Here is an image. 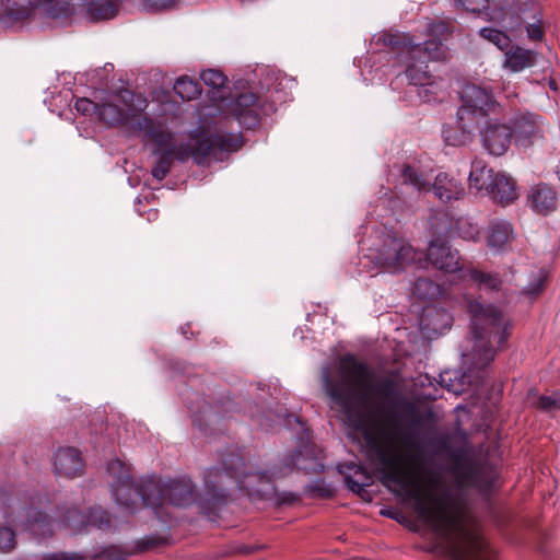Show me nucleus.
Instances as JSON below:
<instances>
[{"label":"nucleus","mask_w":560,"mask_h":560,"mask_svg":"<svg viewBox=\"0 0 560 560\" xmlns=\"http://www.w3.org/2000/svg\"><path fill=\"white\" fill-rule=\"evenodd\" d=\"M546 278V275L544 271H540L538 277H537V283L535 284H529L526 289L527 293L528 294H536L538 293L541 288H542V283H544V280Z\"/></svg>","instance_id":"obj_42"},{"label":"nucleus","mask_w":560,"mask_h":560,"mask_svg":"<svg viewBox=\"0 0 560 560\" xmlns=\"http://www.w3.org/2000/svg\"><path fill=\"white\" fill-rule=\"evenodd\" d=\"M446 58V50L441 44L431 40L421 43H408L402 55L406 66V77L409 82L419 88L418 94L424 102L435 98L439 83L428 70L429 61H441Z\"/></svg>","instance_id":"obj_6"},{"label":"nucleus","mask_w":560,"mask_h":560,"mask_svg":"<svg viewBox=\"0 0 560 560\" xmlns=\"http://www.w3.org/2000/svg\"><path fill=\"white\" fill-rule=\"evenodd\" d=\"M30 529L36 536H44L47 532L51 530V523L43 514L30 520Z\"/></svg>","instance_id":"obj_34"},{"label":"nucleus","mask_w":560,"mask_h":560,"mask_svg":"<svg viewBox=\"0 0 560 560\" xmlns=\"http://www.w3.org/2000/svg\"><path fill=\"white\" fill-rule=\"evenodd\" d=\"M82 0H3L0 14L8 24L38 16L43 19H68L77 15Z\"/></svg>","instance_id":"obj_7"},{"label":"nucleus","mask_w":560,"mask_h":560,"mask_svg":"<svg viewBox=\"0 0 560 560\" xmlns=\"http://www.w3.org/2000/svg\"><path fill=\"white\" fill-rule=\"evenodd\" d=\"M527 37L533 40H540L544 37V31L541 27V19H536L535 22L530 23L526 27Z\"/></svg>","instance_id":"obj_40"},{"label":"nucleus","mask_w":560,"mask_h":560,"mask_svg":"<svg viewBox=\"0 0 560 560\" xmlns=\"http://www.w3.org/2000/svg\"><path fill=\"white\" fill-rule=\"evenodd\" d=\"M459 235L465 240H475L479 234V229L476 224H471L466 220L459 221L458 224Z\"/></svg>","instance_id":"obj_37"},{"label":"nucleus","mask_w":560,"mask_h":560,"mask_svg":"<svg viewBox=\"0 0 560 560\" xmlns=\"http://www.w3.org/2000/svg\"><path fill=\"white\" fill-rule=\"evenodd\" d=\"M74 107L82 115H93L98 113V105L85 97L78 98Z\"/></svg>","instance_id":"obj_36"},{"label":"nucleus","mask_w":560,"mask_h":560,"mask_svg":"<svg viewBox=\"0 0 560 560\" xmlns=\"http://www.w3.org/2000/svg\"><path fill=\"white\" fill-rule=\"evenodd\" d=\"M529 200L537 212L547 214L556 208L559 195L547 185H537L532 188Z\"/></svg>","instance_id":"obj_23"},{"label":"nucleus","mask_w":560,"mask_h":560,"mask_svg":"<svg viewBox=\"0 0 560 560\" xmlns=\"http://www.w3.org/2000/svg\"><path fill=\"white\" fill-rule=\"evenodd\" d=\"M296 454H298V459H296V460H294V464H295L299 468H302V469H308V468H312V466H308V465L304 464V463L301 460V456L303 455V451H302V450H298Z\"/></svg>","instance_id":"obj_43"},{"label":"nucleus","mask_w":560,"mask_h":560,"mask_svg":"<svg viewBox=\"0 0 560 560\" xmlns=\"http://www.w3.org/2000/svg\"><path fill=\"white\" fill-rule=\"evenodd\" d=\"M58 523L72 534H78L90 527L105 528L109 525V520L101 508L82 511L73 506L60 514Z\"/></svg>","instance_id":"obj_12"},{"label":"nucleus","mask_w":560,"mask_h":560,"mask_svg":"<svg viewBox=\"0 0 560 560\" xmlns=\"http://www.w3.org/2000/svg\"><path fill=\"white\" fill-rule=\"evenodd\" d=\"M120 10V0H82L78 14H85L91 21H104L115 18Z\"/></svg>","instance_id":"obj_18"},{"label":"nucleus","mask_w":560,"mask_h":560,"mask_svg":"<svg viewBox=\"0 0 560 560\" xmlns=\"http://www.w3.org/2000/svg\"><path fill=\"white\" fill-rule=\"evenodd\" d=\"M177 0H145L144 8L147 10H170L175 8Z\"/></svg>","instance_id":"obj_38"},{"label":"nucleus","mask_w":560,"mask_h":560,"mask_svg":"<svg viewBox=\"0 0 560 560\" xmlns=\"http://www.w3.org/2000/svg\"><path fill=\"white\" fill-rule=\"evenodd\" d=\"M376 265L385 272L396 273L412 264H423V255L402 238L386 237L373 256Z\"/></svg>","instance_id":"obj_9"},{"label":"nucleus","mask_w":560,"mask_h":560,"mask_svg":"<svg viewBox=\"0 0 560 560\" xmlns=\"http://www.w3.org/2000/svg\"><path fill=\"white\" fill-rule=\"evenodd\" d=\"M174 91L183 101L194 100L200 93L198 83L187 77H180L176 80Z\"/></svg>","instance_id":"obj_28"},{"label":"nucleus","mask_w":560,"mask_h":560,"mask_svg":"<svg viewBox=\"0 0 560 560\" xmlns=\"http://www.w3.org/2000/svg\"><path fill=\"white\" fill-rule=\"evenodd\" d=\"M471 277L475 281L481 284H487L490 288H495L498 285V279L495 277H492L483 272L472 271Z\"/></svg>","instance_id":"obj_41"},{"label":"nucleus","mask_w":560,"mask_h":560,"mask_svg":"<svg viewBox=\"0 0 560 560\" xmlns=\"http://www.w3.org/2000/svg\"><path fill=\"white\" fill-rule=\"evenodd\" d=\"M427 260L445 272H454L459 269L458 253L443 242L430 243Z\"/></svg>","instance_id":"obj_17"},{"label":"nucleus","mask_w":560,"mask_h":560,"mask_svg":"<svg viewBox=\"0 0 560 560\" xmlns=\"http://www.w3.org/2000/svg\"><path fill=\"white\" fill-rule=\"evenodd\" d=\"M55 472L58 476L75 477L82 471V459L78 450L61 447L54 455Z\"/></svg>","instance_id":"obj_19"},{"label":"nucleus","mask_w":560,"mask_h":560,"mask_svg":"<svg viewBox=\"0 0 560 560\" xmlns=\"http://www.w3.org/2000/svg\"><path fill=\"white\" fill-rule=\"evenodd\" d=\"M165 132L168 135V137H171L170 132H167V131H165ZM144 139L147 141L155 142L159 145V150L165 148L164 152L160 155L156 164L154 165V167L151 171L152 176L154 178H156L158 180H162L163 178H165V176L170 172L173 155L176 154L179 160H185L189 155L191 156L189 145L184 151H182V148L179 150H176L175 147L171 145V143H170L171 138H168V140H166L162 144L159 143L158 141L153 140L152 138H144Z\"/></svg>","instance_id":"obj_20"},{"label":"nucleus","mask_w":560,"mask_h":560,"mask_svg":"<svg viewBox=\"0 0 560 560\" xmlns=\"http://www.w3.org/2000/svg\"><path fill=\"white\" fill-rule=\"evenodd\" d=\"M339 372L340 385L334 384L328 368L323 370V382L327 395L346 412L351 405H364L373 396V375L366 365L346 355L340 360Z\"/></svg>","instance_id":"obj_4"},{"label":"nucleus","mask_w":560,"mask_h":560,"mask_svg":"<svg viewBox=\"0 0 560 560\" xmlns=\"http://www.w3.org/2000/svg\"><path fill=\"white\" fill-rule=\"evenodd\" d=\"M388 43H389L390 45L396 44V43L393 40V37H390V38H389Z\"/></svg>","instance_id":"obj_45"},{"label":"nucleus","mask_w":560,"mask_h":560,"mask_svg":"<svg viewBox=\"0 0 560 560\" xmlns=\"http://www.w3.org/2000/svg\"><path fill=\"white\" fill-rule=\"evenodd\" d=\"M538 57L539 52L534 49L520 45L510 46L504 54L502 68L510 73H520L534 67Z\"/></svg>","instance_id":"obj_16"},{"label":"nucleus","mask_w":560,"mask_h":560,"mask_svg":"<svg viewBox=\"0 0 560 560\" xmlns=\"http://www.w3.org/2000/svg\"><path fill=\"white\" fill-rule=\"evenodd\" d=\"M462 106L457 110L456 125L460 133L451 128L442 131L445 142L451 145L464 144L481 120L498 112L499 103L492 93L475 83H466L460 90Z\"/></svg>","instance_id":"obj_5"},{"label":"nucleus","mask_w":560,"mask_h":560,"mask_svg":"<svg viewBox=\"0 0 560 560\" xmlns=\"http://www.w3.org/2000/svg\"><path fill=\"white\" fill-rule=\"evenodd\" d=\"M147 98L130 90L107 94L98 104L97 117L108 126L121 125L131 136L152 138L159 143L168 140L165 130L158 128L150 117L144 115Z\"/></svg>","instance_id":"obj_3"},{"label":"nucleus","mask_w":560,"mask_h":560,"mask_svg":"<svg viewBox=\"0 0 560 560\" xmlns=\"http://www.w3.org/2000/svg\"><path fill=\"white\" fill-rule=\"evenodd\" d=\"M14 547V532L9 526L0 525V552H10Z\"/></svg>","instance_id":"obj_33"},{"label":"nucleus","mask_w":560,"mask_h":560,"mask_svg":"<svg viewBox=\"0 0 560 560\" xmlns=\"http://www.w3.org/2000/svg\"><path fill=\"white\" fill-rule=\"evenodd\" d=\"M508 338V332H506V329L504 328L500 335V338H499V343L500 345H503L504 341L506 340Z\"/></svg>","instance_id":"obj_44"},{"label":"nucleus","mask_w":560,"mask_h":560,"mask_svg":"<svg viewBox=\"0 0 560 560\" xmlns=\"http://www.w3.org/2000/svg\"><path fill=\"white\" fill-rule=\"evenodd\" d=\"M452 33L453 30L448 23L443 20L431 22L427 30V35L430 37L428 40H431L435 44H441L443 48V42L446 40L452 35Z\"/></svg>","instance_id":"obj_29"},{"label":"nucleus","mask_w":560,"mask_h":560,"mask_svg":"<svg viewBox=\"0 0 560 560\" xmlns=\"http://www.w3.org/2000/svg\"><path fill=\"white\" fill-rule=\"evenodd\" d=\"M402 176L405 182L410 183L418 190H432L434 196L443 201L459 199L465 194L463 185L444 173L436 175L433 184L427 183L422 178V175H419L417 170L412 166H406Z\"/></svg>","instance_id":"obj_11"},{"label":"nucleus","mask_w":560,"mask_h":560,"mask_svg":"<svg viewBox=\"0 0 560 560\" xmlns=\"http://www.w3.org/2000/svg\"><path fill=\"white\" fill-rule=\"evenodd\" d=\"M482 38L495 45L499 49L504 50L510 47L511 38L502 31L493 27H483L479 31Z\"/></svg>","instance_id":"obj_30"},{"label":"nucleus","mask_w":560,"mask_h":560,"mask_svg":"<svg viewBox=\"0 0 560 560\" xmlns=\"http://www.w3.org/2000/svg\"><path fill=\"white\" fill-rule=\"evenodd\" d=\"M236 463H237L238 465H243L242 459H238V458H237V459H236Z\"/></svg>","instance_id":"obj_46"},{"label":"nucleus","mask_w":560,"mask_h":560,"mask_svg":"<svg viewBox=\"0 0 560 560\" xmlns=\"http://www.w3.org/2000/svg\"><path fill=\"white\" fill-rule=\"evenodd\" d=\"M441 384L451 393L459 395L469 387L470 376L458 371H444L440 374Z\"/></svg>","instance_id":"obj_26"},{"label":"nucleus","mask_w":560,"mask_h":560,"mask_svg":"<svg viewBox=\"0 0 560 560\" xmlns=\"http://www.w3.org/2000/svg\"><path fill=\"white\" fill-rule=\"evenodd\" d=\"M107 471L115 478L112 493L118 506L135 513L140 506L151 509L156 516L170 514V508H185L195 501L190 482L185 480L162 481L159 478L142 480L136 485L125 464L115 459L107 464Z\"/></svg>","instance_id":"obj_2"},{"label":"nucleus","mask_w":560,"mask_h":560,"mask_svg":"<svg viewBox=\"0 0 560 560\" xmlns=\"http://www.w3.org/2000/svg\"><path fill=\"white\" fill-rule=\"evenodd\" d=\"M452 318L450 314L442 308L425 307L423 313L422 323L434 332H439L444 328L451 326Z\"/></svg>","instance_id":"obj_27"},{"label":"nucleus","mask_w":560,"mask_h":560,"mask_svg":"<svg viewBox=\"0 0 560 560\" xmlns=\"http://www.w3.org/2000/svg\"><path fill=\"white\" fill-rule=\"evenodd\" d=\"M495 174L497 173H493L491 168H487L486 164L481 160H475L471 163L469 183L477 190H485L486 192H489Z\"/></svg>","instance_id":"obj_25"},{"label":"nucleus","mask_w":560,"mask_h":560,"mask_svg":"<svg viewBox=\"0 0 560 560\" xmlns=\"http://www.w3.org/2000/svg\"><path fill=\"white\" fill-rule=\"evenodd\" d=\"M200 79L206 85L215 90L223 88L226 83L225 75L221 71L213 69L203 70L200 73Z\"/></svg>","instance_id":"obj_32"},{"label":"nucleus","mask_w":560,"mask_h":560,"mask_svg":"<svg viewBox=\"0 0 560 560\" xmlns=\"http://www.w3.org/2000/svg\"><path fill=\"white\" fill-rule=\"evenodd\" d=\"M513 238L512 225L504 220H495L491 222L488 229V245L494 250H501Z\"/></svg>","instance_id":"obj_24"},{"label":"nucleus","mask_w":560,"mask_h":560,"mask_svg":"<svg viewBox=\"0 0 560 560\" xmlns=\"http://www.w3.org/2000/svg\"><path fill=\"white\" fill-rule=\"evenodd\" d=\"M257 97L253 93L241 94L232 104V112L240 124L252 127L258 120Z\"/></svg>","instance_id":"obj_21"},{"label":"nucleus","mask_w":560,"mask_h":560,"mask_svg":"<svg viewBox=\"0 0 560 560\" xmlns=\"http://www.w3.org/2000/svg\"><path fill=\"white\" fill-rule=\"evenodd\" d=\"M189 148L191 158L198 164H206L217 160L218 152L237 151L241 148V137L238 133L209 137L201 132L190 138Z\"/></svg>","instance_id":"obj_10"},{"label":"nucleus","mask_w":560,"mask_h":560,"mask_svg":"<svg viewBox=\"0 0 560 560\" xmlns=\"http://www.w3.org/2000/svg\"><path fill=\"white\" fill-rule=\"evenodd\" d=\"M439 287L429 279L419 278L412 287V293L421 300H429L438 295Z\"/></svg>","instance_id":"obj_31"},{"label":"nucleus","mask_w":560,"mask_h":560,"mask_svg":"<svg viewBox=\"0 0 560 560\" xmlns=\"http://www.w3.org/2000/svg\"><path fill=\"white\" fill-rule=\"evenodd\" d=\"M456 3L467 11L479 12L486 9L488 0H456Z\"/></svg>","instance_id":"obj_39"},{"label":"nucleus","mask_w":560,"mask_h":560,"mask_svg":"<svg viewBox=\"0 0 560 560\" xmlns=\"http://www.w3.org/2000/svg\"><path fill=\"white\" fill-rule=\"evenodd\" d=\"M383 485L397 495L413 502L419 517L451 541L453 560H498L495 551L475 524L462 488L472 481H460L451 489L442 478L427 470L411 451H384L381 456Z\"/></svg>","instance_id":"obj_1"},{"label":"nucleus","mask_w":560,"mask_h":560,"mask_svg":"<svg viewBox=\"0 0 560 560\" xmlns=\"http://www.w3.org/2000/svg\"><path fill=\"white\" fill-rule=\"evenodd\" d=\"M537 407L544 411L550 412L560 409V394L552 393L539 397Z\"/></svg>","instance_id":"obj_35"},{"label":"nucleus","mask_w":560,"mask_h":560,"mask_svg":"<svg viewBox=\"0 0 560 560\" xmlns=\"http://www.w3.org/2000/svg\"><path fill=\"white\" fill-rule=\"evenodd\" d=\"M467 307L474 318V335L477 349L474 350V354L471 357L463 354V358L465 363L471 362L475 368L480 369L489 364L494 359L495 352L492 348L487 346V341L483 336L478 334L477 326H487L489 331L492 332L493 330L499 331V329L503 327L504 323L501 317V313L494 306H485L479 301L474 300L468 302Z\"/></svg>","instance_id":"obj_8"},{"label":"nucleus","mask_w":560,"mask_h":560,"mask_svg":"<svg viewBox=\"0 0 560 560\" xmlns=\"http://www.w3.org/2000/svg\"><path fill=\"white\" fill-rule=\"evenodd\" d=\"M488 194L501 205L511 203L518 197L513 178L502 173L495 174Z\"/></svg>","instance_id":"obj_22"},{"label":"nucleus","mask_w":560,"mask_h":560,"mask_svg":"<svg viewBox=\"0 0 560 560\" xmlns=\"http://www.w3.org/2000/svg\"><path fill=\"white\" fill-rule=\"evenodd\" d=\"M485 149L495 156L503 155L510 148L512 132L509 125L498 121L488 122L480 132Z\"/></svg>","instance_id":"obj_15"},{"label":"nucleus","mask_w":560,"mask_h":560,"mask_svg":"<svg viewBox=\"0 0 560 560\" xmlns=\"http://www.w3.org/2000/svg\"><path fill=\"white\" fill-rule=\"evenodd\" d=\"M246 478H260L259 474L242 475L234 469L224 470L220 468H212L209 470L208 476L205 480V486L208 490L207 494L214 500L225 498V491L233 485L236 483L240 489H248L249 483L246 482Z\"/></svg>","instance_id":"obj_13"},{"label":"nucleus","mask_w":560,"mask_h":560,"mask_svg":"<svg viewBox=\"0 0 560 560\" xmlns=\"http://www.w3.org/2000/svg\"><path fill=\"white\" fill-rule=\"evenodd\" d=\"M510 129L512 139L518 147H529L542 137L540 119L532 113L514 116L511 120Z\"/></svg>","instance_id":"obj_14"}]
</instances>
